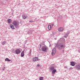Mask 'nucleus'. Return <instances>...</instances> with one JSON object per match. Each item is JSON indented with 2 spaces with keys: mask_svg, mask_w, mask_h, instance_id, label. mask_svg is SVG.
<instances>
[{
  "mask_svg": "<svg viewBox=\"0 0 80 80\" xmlns=\"http://www.w3.org/2000/svg\"><path fill=\"white\" fill-rule=\"evenodd\" d=\"M67 37H68V35H67V36H64V38H67Z\"/></svg>",
  "mask_w": 80,
  "mask_h": 80,
  "instance_id": "nucleus-24",
  "label": "nucleus"
},
{
  "mask_svg": "<svg viewBox=\"0 0 80 80\" xmlns=\"http://www.w3.org/2000/svg\"><path fill=\"white\" fill-rule=\"evenodd\" d=\"M51 25L52 26V27H53L54 25L53 24V23L51 24Z\"/></svg>",
  "mask_w": 80,
  "mask_h": 80,
  "instance_id": "nucleus-25",
  "label": "nucleus"
},
{
  "mask_svg": "<svg viewBox=\"0 0 80 80\" xmlns=\"http://www.w3.org/2000/svg\"><path fill=\"white\" fill-rule=\"evenodd\" d=\"M37 66H38V67H40V64H38L37 65Z\"/></svg>",
  "mask_w": 80,
  "mask_h": 80,
  "instance_id": "nucleus-26",
  "label": "nucleus"
},
{
  "mask_svg": "<svg viewBox=\"0 0 80 80\" xmlns=\"http://www.w3.org/2000/svg\"><path fill=\"white\" fill-rule=\"evenodd\" d=\"M51 28H52V27H51V25H49L48 26V30H51Z\"/></svg>",
  "mask_w": 80,
  "mask_h": 80,
  "instance_id": "nucleus-15",
  "label": "nucleus"
},
{
  "mask_svg": "<svg viewBox=\"0 0 80 80\" xmlns=\"http://www.w3.org/2000/svg\"><path fill=\"white\" fill-rule=\"evenodd\" d=\"M4 68H5V67H4Z\"/></svg>",
  "mask_w": 80,
  "mask_h": 80,
  "instance_id": "nucleus-32",
  "label": "nucleus"
},
{
  "mask_svg": "<svg viewBox=\"0 0 80 80\" xmlns=\"http://www.w3.org/2000/svg\"><path fill=\"white\" fill-rule=\"evenodd\" d=\"M2 70H3V71H4V69H2Z\"/></svg>",
  "mask_w": 80,
  "mask_h": 80,
  "instance_id": "nucleus-30",
  "label": "nucleus"
},
{
  "mask_svg": "<svg viewBox=\"0 0 80 80\" xmlns=\"http://www.w3.org/2000/svg\"><path fill=\"white\" fill-rule=\"evenodd\" d=\"M12 23L16 28H17L18 27V23L17 22L14 21Z\"/></svg>",
  "mask_w": 80,
  "mask_h": 80,
  "instance_id": "nucleus-3",
  "label": "nucleus"
},
{
  "mask_svg": "<svg viewBox=\"0 0 80 80\" xmlns=\"http://www.w3.org/2000/svg\"><path fill=\"white\" fill-rule=\"evenodd\" d=\"M50 69V70H54V67H51Z\"/></svg>",
  "mask_w": 80,
  "mask_h": 80,
  "instance_id": "nucleus-14",
  "label": "nucleus"
},
{
  "mask_svg": "<svg viewBox=\"0 0 80 80\" xmlns=\"http://www.w3.org/2000/svg\"><path fill=\"white\" fill-rule=\"evenodd\" d=\"M55 53H56V48H54L53 49L51 54L52 55H54L55 54Z\"/></svg>",
  "mask_w": 80,
  "mask_h": 80,
  "instance_id": "nucleus-5",
  "label": "nucleus"
},
{
  "mask_svg": "<svg viewBox=\"0 0 80 80\" xmlns=\"http://www.w3.org/2000/svg\"><path fill=\"white\" fill-rule=\"evenodd\" d=\"M76 68L78 70H80V64L75 66Z\"/></svg>",
  "mask_w": 80,
  "mask_h": 80,
  "instance_id": "nucleus-6",
  "label": "nucleus"
},
{
  "mask_svg": "<svg viewBox=\"0 0 80 80\" xmlns=\"http://www.w3.org/2000/svg\"><path fill=\"white\" fill-rule=\"evenodd\" d=\"M40 47H42V45L40 44Z\"/></svg>",
  "mask_w": 80,
  "mask_h": 80,
  "instance_id": "nucleus-28",
  "label": "nucleus"
},
{
  "mask_svg": "<svg viewBox=\"0 0 80 80\" xmlns=\"http://www.w3.org/2000/svg\"><path fill=\"white\" fill-rule=\"evenodd\" d=\"M21 53V51L19 49H16L15 51V53L16 54H20V53Z\"/></svg>",
  "mask_w": 80,
  "mask_h": 80,
  "instance_id": "nucleus-4",
  "label": "nucleus"
},
{
  "mask_svg": "<svg viewBox=\"0 0 80 80\" xmlns=\"http://www.w3.org/2000/svg\"><path fill=\"white\" fill-rule=\"evenodd\" d=\"M41 50L42 52H45L48 51V48L47 46H43L41 48Z\"/></svg>",
  "mask_w": 80,
  "mask_h": 80,
  "instance_id": "nucleus-2",
  "label": "nucleus"
},
{
  "mask_svg": "<svg viewBox=\"0 0 80 80\" xmlns=\"http://www.w3.org/2000/svg\"><path fill=\"white\" fill-rule=\"evenodd\" d=\"M43 80V77H41L39 78V80Z\"/></svg>",
  "mask_w": 80,
  "mask_h": 80,
  "instance_id": "nucleus-20",
  "label": "nucleus"
},
{
  "mask_svg": "<svg viewBox=\"0 0 80 80\" xmlns=\"http://www.w3.org/2000/svg\"><path fill=\"white\" fill-rule=\"evenodd\" d=\"M25 51H22L21 54V57H24V56L25 55Z\"/></svg>",
  "mask_w": 80,
  "mask_h": 80,
  "instance_id": "nucleus-7",
  "label": "nucleus"
},
{
  "mask_svg": "<svg viewBox=\"0 0 80 80\" xmlns=\"http://www.w3.org/2000/svg\"><path fill=\"white\" fill-rule=\"evenodd\" d=\"M22 18H23V19H26V17H25V15H22Z\"/></svg>",
  "mask_w": 80,
  "mask_h": 80,
  "instance_id": "nucleus-18",
  "label": "nucleus"
},
{
  "mask_svg": "<svg viewBox=\"0 0 80 80\" xmlns=\"http://www.w3.org/2000/svg\"><path fill=\"white\" fill-rule=\"evenodd\" d=\"M12 21V20L10 19H8V23L9 24L10 23H11V22Z\"/></svg>",
  "mask_w": 80,
  "mask_h": 80,
  "instance_id": "nucleus-11",
  "label": "nucleus"
},
{
  "mask_svg": "<svg viewBox=\"0 0 80 80\" xmlns=\"http://www.w3.org/2000/svg\"><path fill=\"white\" fill-rule=\"evenodd\" d=\"M58 30L59 32H62L63 31V28H59L58 29Z\"/></svg>",
  "mask_w": 80,
  "mask_h": 80,
  "instance_id": "nucleus-9",
  "label": "nucleus"
},
{
  "mask_svg": "<svg viewBox=\"0 0 80 80\" xmlns=\"http://www.w3.org/2000/svg\"><path fill=\"white\" fill-rule=\"evenodd\" d=\"M57 38H54V40H57Z\"/></svg>",
  "mask_w": 80,
  "mask_h": 80,
  "instance_id": "nucleus-27",
  "label": "nucleus"
},
{
  "mask_svg": "<svg viewBox=\"0 0 80 80\" xmlns=\"http://www.w3.org/2000/svg\"><path fill=\"white\" fill-rule=\"evenodd\" d=\"M69 33H70V31H68L67 32V35H68V34H69Z\"/></svg>",
  "mask_w": 80,
  "mask_h": 80,
  "instance_id": "nucleus-22",
  "label": "nucleus"
},
{
  "mask_svg": "<svg viewBox=\"0 0 80 80\" xmlns=\"http://www.w3.org/2000/svg\"><path fill=\"white\" fill-rule=\"evenodd\" d=\"M78 52H79L80 53V50H79L78 51Z\"/></svg>",
  "mask_w": 80,
  "mask_h": 80,
  "instance_id": "nucleus-29",
  "label": "nucleus"
},
{
  "mask_svg": "<svg viewBox=\"0 0 80 80\" xmlns=\"http://www.w3.org/2000/svg\"><path fill=\"white\" fill-rule=\"evenodd\" d=\"M5 61H8V62H10V61H11V60L10 59H9L8 58H6L5 59Z\"/></svg>",
  "mask_w": 80,
  "mask_h": 80,
  "instance_id": "nucleus-13",
  "label": "nucleus"
},
{
  "mask_svg": "<svg viewBox=\"0 0 80 80\" xmlns=\"http://www.w3.org/2000/svg\"><path fill=\"white\" fill-rule=\"evenodd\" d=\"M10 28H11L12 29L14 30L15 29V28H14V26L13 25H12V24L10 25Z\"/></svg>",
  "mask_w": 80,
  "mask_h": 80,
  "instance_id": "nucleus-10",
  "label": "nucleus"
},
{
  "mask_svg": "<svg viewBox=\"0 0 80 80\" xmlns=\"http://www.w3.org/2000/svg\"><path fill=\"white\" fill-rule=\"evenodd\" d=\"M57 72V71L56 70L54 69L52 71V73H55V72Z\"/></svg>",
  "mask_w": 80,
  "mask_h": 80,
  "instance_id": "nucleus-17",
  "label": "nucleus"
},
{
  "mask_svg": "<svg viewBox=\"0 0 80 80\" xmlns=\"http://www.w3.org/2000/svg\"><path fill=\"white\" fill-rule=\"evenodd\" d=\"M32 53V51H31V50H30V52H29L28 53V55L29 56H31V54Z\"/></svg>",
  "mask_w": 80,
  "mask_h": 80,
  "instance_id": "nucleus-16",
  "label": "nucleus"
},
{
  "mask_svg": "<svg viewBox=\"0 0 80 80\" xmlns=\"http://www.w3.org/2000/svg\"><path fill=\"white\" fill-rule=\"evenodd\" d=\"M33 62H36V61H38V57H35L33 58Z\"/></svg>",
  "mask_w": 80,
  "mask_h": 80,
  "instance_id": "nucleus-8",
  "label": "nucleus"
},
{
  "mask_svg": "<svg viewBox=\"0 0 80 80\" xmlns=\"http://www.w3.org/2000/svg\"><path fill=\"white\" fill-rule=\"evenodd\" d=\"M35 22V21H33L32 20H31L29 21V22L30 23H33V22Z\"/></svg>",
  "mask_w": 80,
  "mask_h": 80,
  "instance_id": "nucleus-21",
  "label": "nucleus"
},
{
  "mask_svg": "<svg viewBox=\"0 0 80 80\" xmlns=\"http://www.w3.org/2000/svg\"><path fill=\"white\" fill-rule=\"evenodd\" d=\"M61 17V18H62V16Z\"/></svg>",
  "mask_w": 80,
  "mask_h": 80,
  "instance_id": "nucleus-31",
  "label": "nucleus"
},
{
  "mask_svg": "<svg viewBox=\"0 0 80 80\" xmlns=\"http://www.w3.org/2000/svg\"><path fill=\"white\" fill-rule=\"evenodd\" d=\"M56 47L59 50H62V48H64L65 47V45L64 44V43L58 42V44L56 45Z\"/></svg>",
  "mask_w": 80,
  "mask_h": 80,
  "instance_id": "nucleus-1",
  "label": "nucleus"
},
{
  "mask_svg": "<svg viewBox=\"0 0 80 80\" xmlns=\"http://www.w3.org/2000/svg\"><path fill=\"white\" fill-rule=\"evenodd\" d=\"M7 43V42H6V41H3L2 42V45H5V43Z\"/></svg>",
  "mask_w": 80,
  "mask_h": 80,
  "instance_id": "nucleus-19",
  "label": "nucleus"
},
{
  "mask_svg": "<svg viewBox=\"0 0 80 80\" xmlns=\"http://www.w3.org/2000/svg\"><path fill=\"white\" fill-rule=\"evenodd\" d=\"M71 64L72 66H75V63H74V62H71Z\"/></svg>",
  "mask_w": 80,
  "mask_h": 80,
  "instance_id": "nucleus-12",
  "label": "nucleus"
},
{
  "mask_svg": "<svg viewBox=\"0 0 80 80\" xmlns=\"http://www.w3.org/2000/svg\"><path fill=\"white\" fill-rule=\"evenodd\" d=\"M70 70H72V69H73V68L72 67H71L69 68Z\"/></svg>",
  "mask_w": 80,
  "mask_h": 80,
  "instance_id": "nucleus-23",
  "label": "nucleus"
}]
</instances>
